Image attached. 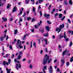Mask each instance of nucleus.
I'll return each mask as SVG.
<instances>
[{
    "mask_svg": "<svg viewBox=\"0 0 73 73\" xmlns=\"http://www.w3.org/2000/svg\"><path fill=\"white\" fill-rule=\"evenodd\" d=\"M64 4L66 5H67L68 4V3H67V1H65L64 2Z\"/></svg>",
    "mask_w": 73,
    "mask_h": 73,
    "instance_id": "obj_21",
    "label": "nucleus"
},
{
    "mask_svg": "<svg viewBox=\"0 0 73 73\" xmlns=\"http://www.w3.org/2000/svg\"><path fill=\"white\" fill-rule=\"evenodd\" d=\"M60 69H59V68H58L57 69V72H60Z\"/></svg>",
    "mask_w": 73,
    "mask_h": 73,
    "instance_id": "obj_63",
    "label": "nucleus"
},
{
    "mask_svg": "<svg viewBox=\"0 0 73 73\" xmlns=\"http://www.w3.org/2000/svg\"><path fill=\"white\" fill-rule=\"evenodd\" d=\"M21 65L20 64L19 65V68H21Z\"/></svg>",
    "mask_w": 73,
    "mask_h": 73,
    "instance_id": "obj_53",
    "label": "nucleus"
},
{
    "mask_svg": "<svg viewBox=\"0 0 73 73\" xmlns=\"http://www.w3.org/2000/svg\"><path fill=\"white\" fill-rule=\"evenodd\" d=\"M26 37V34H25V35H24V37H23V40H24Z\"/></svg>",
    "mask_w": 73,
    "mask_h": 73,
    "instance_id": "obj_29",
    "label": "nucleus"
},
{
    "mask_svg": "<svg viewBox=\"0 0 73 73\" xmlns=\"http://www.w3.org/2000/svg\"><path fill=\"white\" fill-rule=\"evenodd\" d=\"M8 62H9V64H10V63H11V59H9L8 60Z\"/></svg>",
    "mask_w": 73,
    "mask_h": 73,
    "instance_id": "obj_43",
    "label": "nucleus"
},
{
    "mask_svg": "<svg viewBox=\"0 0 73 73\" xmlns=\"http://www.w3.org/2000/svg\"><path fill=\"white\" fill-rule=\"evenodd\" d=\"M34 1H35V0H31V1L32 2V4L33 5L34 4Z\"/></svg>",
    "mask_w": 73,
    "mask_h": 73,
    "instance_id": "obj_45",
    "label": "nucleus"
},
{
    "mask_svg": "<svg viewBox=\"0 0 73 73\" xmlns=\"http://www.w3.org/2000/svg\"><path fill=\"white\" fill-rule=\"evenodd\" d=\"M73 61V56H72L70 59V62H72Z\"/></svg>",
    "mask_w": 73,
    "mask_h": 73,
    "instance_id": "obj_32",
    "label": "nucleus"
},
{
    "mask_svg": "<svg viewBox=\"0 0 73 73\" xmlns=\"http://www.w3.org/2000/svg\"><path fill=\"white\" fill-rule=\"evenodd\" d=\"M32 41H33V40H32L31 41V43L30 46H31V48H32Z\"/></svg>",
    "mask_w": 73,
    "mask_h": 73,
    "instance_id": "obj_34",
    "label": "nucleus"
},
{
    "mask_svg": "<svg viewBox=\"0 0 73 73\" xmlns=\"http://www.w3.org/2000/svg\"><path fill=\"white\" fill-rule=\"evenodd\" d=\"M44 17H46V19H48V18L49 17V16H50V14H45L44 15Z\"/></svg>",
    "mask_w": 73,
    "mask_h": 73,
    "instance_id": "obj_7",
    "label": "nucleus"
},
{
    "mask_svg": "<svg viewBox=\"0 0 73 73\" xmlns=\"http://www.w3.org/2000/svg\"><path fill=\"white\" fill-rule=\"evenodd\" d=\"M39 14H40V17H42V11H40Z\"/></svg>",
    "mask_w": 73,
    "mask_h": 73,
    "instance_id": "obj_30",
    "label": "nucleus"
},
{
    "mask_svg": "<svg viewBox=\"0 0 73 73\" xmlns=\"http://www.w3.org/2000/svg\"><path fill=\"white\" fill-rule=\"evenodd\" d=\"M29 68L31 69H32V68H33V67L32 66V64H30V66H29Z\"/></svg>",
    "mask_w": 73,
    "mask_h": 73,
    "instance_id": "obj_42",
    "label": "nucleus"
},
{
    "mask_svg": "<svg viewBox=\"0 0 73 73\" xmlns=\"http://www.w3.org/2000/svg\"><path fill=\"white\" fill-rule=\"evenodd\" d=\"M66 65L67 66H68L69 65V62H67L66 64Z\"/></svg>",
    "mask_w": 73,
    "mask_h": 73,
    "instance_id": "obj_46",
    "label": "nucleus"
},
{
    "mask_svg": "<svg viewBox=\"0 0 73 73\" xmlns=\"http://www.w3.org/2000/svg\"><path fill=\"white\" fill-rule=\"evenodd\" d=\"M20 13H19V15H21V14H22V13H23V12H22V11L20 10Z\"/></svg>",
    "mask_w": 73,
    "mask_h": 73,
    "instance_id": "obj_35",
    "label": "nucleus"
},
{
    "mask_svg": "<svg viewBox=\"0 0 73 73\" xmlns=\"http://www.w3.org/2000/svg\"><path fill=\"white\" fill-rule=\"evenodd\" d=\"M41 25V24L40 23H38V27H40V25Z\"/></svg>",
    "mask_w": 73,
    "mask_h": 73,
    "instance_id": "obj_61",
    "label": "nucleus"
},
{
    "mask_svg": "<svg viewBox=\"0 0 73 73\" xmlns=\"http://www.w3.org/2000/svg\"><path fill=\"white\" fill-rule=\"evenodd\" d=\"M8 38V35H7L6 36V40H7Z\"/></svg>",
    "mask_w": 73,
    "mask_h": 73,
    "instance_id": "obj_59",
    "label": "nucleus"
},
{
    "mask_svg": "<svg viewBox=\"0 0 73 73\" xmlns=\"http://www.w3.org/2000/svg\"><path fill=\"white\" fill-rule=\"evenodd\" d=\"M72 45H73V43L71 42H70V46H72Z\"/></svg>",
    "mask_w": 73,
    "mask_h": 73,
    "instance_id": "obj_49",
    "label": "nucleus"
},
{
    "mask_svg": "<svg viewBox=\"0 0 73 73\" xmlns=\"http://www.w3.org/2000/svg\"><path fill=\"white\" fill-rule=\"evenodd\" d=\"M31 31L32 32V33H33V32H34L35 31V29H31Z\"/></svg>",
    "mask_w": 73,
    "mask_h": 73,
    "instance_id": "obj_56",
    "label": "nucleus"
},
{
    "mask_svg": "<svg viewBox=\"0 0 73 73\" xmlns=\"http://www.w3.org/2000/svg\"><path fill=\"white\" fill-rule=\"evenodd\" d=\"M14 61L15 62H17L18 64L20 63V61H17V60H16V59H14Z\"/></svg>",
    "mask_w": 73,
    "mask_h": 73,
    "instance_id": "obj_25",
    "label": "nucleus"
},
{
    "mask_svg": "<svg viewBox=\"0 0 73 73\" xmlns=\"http://www.w3.org/2000/svg\"><path fill=\"white\" fill-rule=\"evenodd\" d=\"M1 41H3L4 40V36H2L0 37Z\"/></svg>",
    "mask_w": 73,
    "mask_h": 73,
    "instance_id": "obj_12",
    "label": "nucleus"
},
{
    "mask_svg": "<svg viewBox=\"0 0 73 73\" xmlns=\"http://www.w3.org/2000/svg\"><path fill=\"white\" fill-rule=\"evenodd\" d=\"M14 33L15 35H16L17 34V33H18V31H17V29H16L14 30Z\"/></svg>",
    "mask_w": 73,
    "mask_h": 73,
    "instance_id": "obj_11",
    "label": "nucleus"
},
{
    "mask_svg": "<svg viewBox=\"0 0 73 73\" xmlns=\"http://www.w3.org/2000/svg\"><path fill=\"white\" fill-rule=\"evenodd\" d=\"M42 53H43V51L42 50H41L40 51V53L41 54H42Z\"/></svg>",
    "mask_w": 73,
    "mask_h": 73,
    "instance_id": "obj_48",
    "label": "nucleus"
},
{
    "mask_svg": "<svg viewBox=\"0 0 73 73\" xmlns=\"http://www.w3.org/2000/svg\"><path fill=\"white\" fill-rule=\"evenodd\" d=\"M21 41L19 39H18L17 43L16 44V48H17V49H18L19 48V49H22L23 48V46H21L22 44H21Z\"/></svg>",
    "mask_w": 73,
    "mask_h": 73,
    "instance_id": "obj_1",
    "label": "nucleus"
},
{
    "mask_svg": "<svg viewBox=\"0 0 73 73\" xmlns=\"http://www.w3.org/2000/svg\"><path fill=\"white\" fill-rule=\"evenodd\" d=\"M9 48L10 49H13L12 48V46L11 45L9 46Z\"/></svg>",
    "mask_w": 73,
    "mask_h": 73,
    "instance_id": "obj_44",
    "label": "nucleus"
},
{
    "mask_svg": "<svg viewBox=\"0 0 73 73\" xmlns=\"http://www.w3.org/2000/svg\"><path fill=\"white\" fill-rule=\"evenodd\" d=\"M67 21H68V23H69L70 24L71 22H70V19H68L67 20Z\"/></svg>",
    "mask_w": 73,
    "mask_h": 73,
    "instance_id": "obj_40",
    "label": "nucleus"
},
{
    "mask_svg": "<svg viewBox=\"0 0 73 73\" xmlns=\"http://www.w3.org/2000/svg\"><path fill=\"white\" fill-rule=\"evenodd\" d=\"M11 69H9L8 70V68H6V70L7 71V73H10L11 72Z\"/></svg>",
    "mask_w": 73,
    "mask_h": 73,
    "instance_id": "obj_14",
    "label": "nucleus"
},
{
    "mask_svg": "<svg viewBox=\"0 0 73 73\" xmlns=\"http://www.w3.org/2000/svg\"><path fill=\"white\" fill-rule=\"evenodd\" d=\"M44 41L45 42V45H48V39L47 38H45L43 39Z\"/></svg>",
    "mask_w": 73,
    "mask_h": 73,
    "instance_id": "obj_9",
    "label": "nucleus"
},
{
    "mask_svg": "<svg viewBox=\"0 0 73 73\" xmlns=\"http://www.w3.org/2000/svg\"><path fill=\"white\" fill-rule=\"evenodd\" d=\"M44 36H45V37H48V33H47L45 34H44L43 35Z\"/></svg>",
    "mask_w": 73,
    "mask_h": 73,
    "instance_id": "obj_18",
    "label": "nucleus"
},
{
    "mask_svg": "<svg viewBox=\"0 0 73 73\" xmlns=\"http://www.w3.org/2000/svg\"><path fill=\"white\" fill-rule=\"evenodd\" d=\"M38 1L40 4L41 3V2H42V0H39Z\"/></svg>",
    "mask_w": 73,
    "mask_h": 73,
    "instance_id": "obj_50",
    "label": "nucleus"
},
{
    "mask_svg": "<svg viewBox=\"0 0 73 73\" xmlns=\"http://www.w3.org/2000/svg\"><path fill=\"white\" fill-rule=\"evenodd\" d=\"M29 2V0H26V4H28Z\"/></svg>",
    "mask_w": 73,
    "mask_h": 73,
    "instance_id": "obj_33",
    "label": "nucleus"
},
{
    "mask_svg": "<svg viewBox=\"0 0 73 73\" xmlns=\"http://www.w3.org/2000/svg\"><path fill=\"white\" fill-rule=\"evenodd\" d=\"M49 56H48V55L47 54H46V55L45 56L44 58V59H45V60H47V61H48V64H50V63L52 61V58L49 59Z\"/></svg>",
    "mask_w": 73,
    "mask_h": 73,
    "instance_id": "obj_3",
    "label": "nucleus"
},
{
    "mask_svg": "<svg viewBox=\"0 0 73 73\" xmlns=\"http://www.w3.org/2000/svg\"><path fill=\"white\" fill-rule=\"evenodd\" d=\"M46 68H47V66H44V68L43 69V72L44 73H46L45 70H46Z\"/></svg>",
    "mask_w": 73,
    "mask_h": 73,
    "instance_id": "obj_8",
    "label": "nucleus"
},
{
    "mask_svg": "<svg viewBox=\"0 0 73 73\" xmlns=\"http://www.w3.org/2000/svg\"><path fill=\"white\" fill-rule=\"evenodd\" d=\"M6 62L3 61V64L4 65H6Z\"/></svg>",
    "mask_w": 73,
    "mask_h": 73,
    "instance_id": "obj_47",
    "label": "nucleus"
},
{
    "mask_svg": "<svg viewBox=\"0 0 73 73\" xmlns=\"http://www.w3.org/2000/svg\"><path fill=\"white\" fill-rule=\"evenodd\" d=\"M67 37V36H66V33H65V32H64V38L65 39L66 41H69V39L68 38H66Z\"/></svg>",
    "mask_w": 73,
    "mask_h": 73,
    "instance_id": "obj_4",
    "label": "nucleus"
},
{
    "mask_svg": "<svg viewBox=\"0 0 73 73\" xmlns=\"http://www.w3.org/2000/svg\"><path fill=\"white\" fill-rule=\"evenodd\" d=\"M69 3L71 5H72V0H69Z\"/></svg>",
    "mask_w": 73,
    "mask_h": 73,
    "instance_id": "obj_28",
    "label": "nucleus"
},
{
    "mask_svg": "<svg viewBox=\"0 0 73 73\" xmlns=\"http://www.w3.org/2000/svg\"><path fill=\"white\" fill-rule=\"evenodd\" d=\"M36 11V9H35V8L34 7H33V12H35V11Z\"/></svg>",
    "mask_w": 73,
    "mask_h": 73,
    "instance_id": "obj_22",
    "label": "nucleus"
},
{
    "mask_svg": "<svg viewBox=\"0 0 73 73\" xmlns=\"http://www.w3.org/2000/svg\"><path fill=\"white\" fill-rule=\"evenodd\" d=\"M36 42H33V46H34V47H35V48H36Z\"/></svg>",
    "mask_w": 73,
    "mask_h": 73,
    "instance_id": "obj_20",
    "label": "nucleus"
},
{
    "mask_svg": "<svg viewBox=\"0 0 73 73\" xmlns=\"http://www.w3.org/2000/svg\"><path fill=\"white\" fill-rule=\"evenodd\" d=\"M64 37V35H63L62 36H60V38H61Z\"/></svg>",
    "mask_w": 73,
    "mask_h": 73,
    "instance_id": "obj_62",
    "label": "nucleus"
},
{
    "mask_svg": "<svg viewBox=\"0 0 73 73\" xmlns=\"http://www.w3.org/2000/svg\"><path fill=\"white\" fill-rule=\"evenodd\" d=\"M62 14H60L59 15V18H61L62 17Z\"/></svg>",
    "mask_w": 73,
    "mask_h": 73,
    "instance_id": "obj_31",
    "label": "nucleus"
},
{
    "mask_svg": "<svg viewBox=\"0 0 73 73\" xmlns=\"http://www.w3.org/2000/svg\"><path fill=\"white\" fill-rule=\"evenodd\" d=\"M48 69H49V71L50 73H53V70L52 69V66H49V68H48Z\"/></svg>",
    "mask_w": 73,
    "mask_h": 73,
    "instance_id": "obj_5",
    "label": "nucleus"
},
{
    "mask_svg": "<svg viewBox=\"0 0 73 73\" xmlns=\"http://www.w3.org/2000/svg\"><path fill=\"white\" fill-rule=\"evenodd\" d=\"M35 28H36V29H37V25H35L34 26Z\"/></svg>",
    "mask_w": 73,
    "mask_h": 73,
    "instance_id": "obj_51",
    "label": "nucleus"
},
{
    "mask_svg": "<svg viewBox=\"0 0 73 73\" xmlns=\"http://www.w3.org/2000/svg\"><path fill=\"white\" fill-rule=\"evenodd\" d=\"M21 58V56H20V55H19L18 56V58H17V60H20Z\"/></svg>",
    "mask_w": 73,
    "mask_h": 73,
    "instance_id": "obj_26",
    "label": "nucleus"
},
{
    "mask_svg": "<svg viewBox=\"0 0 73 73\" xmlns=\"http://www.w3.org/2000/svg\"><path fill=\"white\" fill-rule=\"evenodd\" d=\"M8 6H7V9H9V8H10V7H11V5H9V4H7Z\"/></svg>",
    "mask_w": 73,
    "mask_h": 73,
    "instance_id": "obj_16",
    "label": "nucleus"
},
{
    "mask_svg": "<svg viewBox=\"0 0 73 73\" xmlns=\"http://www.w3.org/2000/svg\"><path fill=\"white\" fill-rule=\"evenodd\" d=\"M46 31H47L49 32V27L48 26H46Z\"/></svg>",
    "mask_w": 73,
    "mask_h": 73,
    "instance_id": "obj_13",
    "label": "nucleus"
},
{
    "mask_svg": "<svg viewBox=\"0 0 73 73\" xmlns=\"http://www.w3.org/2000/svg\"><path fill=\"white\" fill-rule=\"evenodd\" d=\"M64 24H62V25H61L59 26V28H56V29L55 30V31H59L58 32V33H60V32L61 31V29H62V28H64Z\"/></svg>",
    "mask_w": 73,
    "mask_h": 73,
    "instance_id": "obj_2",
    "label": "nucleus"
},
{
    "mask_svg": "<svg viewBox=\"0 0 73 73\" xmlns=\"http://www.w3.org/2000/svg\"><path fill=\"white\" fill-rule=\"evenodd\" d=\"M35 21V18H33L32 20V22H33V21Z\"/></svg>",
    "mask_w": 73,
    "mask_h": 73,
    "instance_id": "obj_55",
    "label": "nucleus"
},
{
    "mask_svg": "<svg viewBox=\"0 0 73 73\" xmlns=\"http://www.w3.org/2000/svg\"><path fill=\"white\" fill-rule=\"evenodd\" d=\"M2 19L3 20V21H4L5 22H6L7 21V18H5L4 17H2Z\"/></svg>",
    "mask_w": 73,
    "mask_h": 73,
    "instance_id": "obj_15",
    "label": "nucleus"
},
{
    "mask_svg": "<svg viewBox=\"0 0 73 73\" xmlns=\"http://www.w3.org/2000/svg\"><path fill=\"white\" fill-rule=\"evenodd\" d=\"M18 64H16V68L17 70H19V67H18Z\"/></svg>",
    "mask_w": 73,
    "mask_h": 73,
    "instance_id": "obj_19",
    "label": "nucleus"
},
{
    "mask_svg": "<svg viewBox=\"0 0 73 73\" xmlns=\"http://www.w3.org/2000/svg\"><path fill=\"white\" fill-rule=\"evenodd\" d=\"M68 32L69 33H71L72 34V35H73V31H71V30H69Z\"/></svg>",
    "mask_w": 73,
    "mask_h": 73,
    "instance_id": "obj_23",
    "label": "nucleus"
},
{
    "mask_svg": "<svg viewBox=\"0 0 73 73\" xmlns=\"http://www.w3.org/2000/svg\"><path fill=\"white\" fill-rule=\"evenodd\" d=\"M50 7H51V5H49V7H48L49 10H50Z\"/></svg>",
    "mask_w": 73,
    "mask_h": 73,
    "instance_id": "obj_60",
    "label": "nucleus"
},
{
    "mask_svg": "<svg viewBox=\"0 0 73 73\" xmlns=\"http://www.w3.org/2000/svg\"><path fill=\"white\" fill-rule=\"evenodd\" d=\"M45 50L46 52H47V53H48V50H47V48H46L45 49Z\"/></svg>",
    "mask_w": 73,
    "mask_h": 73,
    "instance_id": "obj_58",
    "label": "nucleus"
},
{
    "mask_svg": "<svg viewBox=\"0 0 73 73\" xmlns=\"http://www.w3.org/2000/svg\"><path fill=\"white\" fill-rule=\"evenodd\" d=\"M41 7H40V5H39L38 6V12H39V10H40V9H41Z\"/></svg>",
    "mask_w": 73,
    "mask_h": 73,
    "instance_id": "obj_24",
    "label": "nucleus"
},
{
    "mask_svg": "<svg viewBox=\"0 0 73 73\" xmlns=\"http://www.w3.org/2000/svg\"><path fill=\"white\" fill-rule=\"evenodd\" d=\"M22 54V51H21L19 52V55L20 56Z\"/></svg>",
    "mask_w": 73,
    "mask_h": 73,
    "instance_id": "obj_54",
    "label": "nucleus"
},
{
    "mask_svg": "<svg viewBox=\"0 0 73 73\" xmlns=\"http://www.w3.org/2000/svg\"><path fill=\"white\" fill-rule=\"evenodd\" d=\"M31 20V18L30 17H29L28 18H27V20L28 21H29V20Z\"/></svg>",
    "mask_w": 73,
    "mask_h": 73,
    "instance_id": "obj_41",
    "label": "nucleus"
},
{
    "mask_svg": "<svg viewBox=\"0 0 73 73\" xmlns=\"http://www.w3.org/2000/svg\"><path fill=\"white\" fill-rule=\"evenodd\" d=\"M14 56H15V55L13 54H12V56H11V58H14Z\"/></svg>",
    "mask_w": 73,
    "mask_h": 73,
    "instance_id": "obj_57",
    "label": "nucleus"
},
{
    "mask_svg": "<svg viewBox=\"0 0 73 73\" xmlns=\"http://www.w3.org/2000/svg\"><path fill=\"white\" fill-rule=\"evenodd\" d=\"M17 11V7L16 6H15L14 7V9H13L12 13L14 12H16Z\"/></svg>",
    "mask_w": 73,
    "mask_h": 73,
    "instance_id": "obj_10",
    "label": "nucleus"
},
{
    "mask_svg": "<svg viewBox=\"0 0 73 73\" xmlns=\"http://www.w3.org/2000/svg\"><path fill=\"white\" fill-rule=\"evenodd\" d=\"M66 51L65 50L63 52V53H62V54L63 55V56H64L65 55V54L66 53Z\"/></svg>",
    "mask_w": 73,
    "mask_h": 73,
    "instance_id": "obj_17",
    "label": "nucleus"
},
{
    "mask_svg": "<svg viewBox=\"0 0 73 73\" xmlns=\"http://www.w3.org/2000/svg\"><path fill=\"white\" fill-rule=\"evenodd\" d=\"M19 21H21V22L23 21V19L22 18L20 17L19 18Z\"/></svg>",
    "mask_w": 73,
    "mask_h": 73,
    "instance_id": "obj_39",
    "label": "nucleus"
},
{
    "mask_svg": "<svg viewBox=\"0 0 73 73\" xmlns=\"http://www.w3.org/2000/svg\"><path fill=\"white\" fill-rule=\"evenodd\" d=\"M65 16H64V17H63L61 19L62 21H63V20H64L65 19Z\"/></svg>",
    "mask_w": 73,
    "mask_h": 73,
    "instance_id": "obj_37",
    "label": "nucleus"
},
{
    "mask_svg": "<svg viewBox=\"0 0 73 73\" xmlns=\"http://www.w3.org/2000/svg\"><path fill=\"white\" fill-rule=\"evenodd\" d=\"M44 29H42V31H41V32H42V33H44Z\"/></svg>",
    "mask_w": 73,
    "mask_h": 73,
    "instance_id": "obj_64",
    "label": "nucleus"
},
{
    "mask_svg": "<svg viewBox=\"0 0 73 73\" xmlns=\"http://www.w3.org/2000/svg\"><path fill=\"white\" fill-rule=\"evenodd\" d=\"M47 23L48 24H49L50 25L51 24V23L48 20H47Z\"/></svg>",
    "mask_w": 73,
    "mask_h": 73,
    "instance_id": "obj_38",
    "label": "nucleus"
},
{
    "mask_svg": "<svg viewBox=\"0 0 73 73\" xmlns=\"http://www.w3.org/2000/svg\"><path fill=\"white\" fill-rule=\"evenodd\" d=\"M61 61L62 62V64H63L65 63V60H64L62 59L61 60Z\"/></svg>",
    "mask_w": 73,
    "mask_h": 73,
    "instance_id": "obj_27",
    "label": "nucleus"
},
{
    "mask_svg": "<svg viewBox=\"0 0 73 73\" xmlns=\"http://www.w3.org/2000/svg\"><path fill=\"white\" fill-rule=\"evenodd\" d=\"M47 62H48V60H46L45 59H43L42 64H43V65H45V64L46 63H47Z\"/></svg>",
    "mask_w": 73,
    "mask_h": 73,
    "instance_id": "obj_6",
    "label": "nucleus"
},
{
    "mask_svg": "<svg viewBox=\"0 0 73 73\" xmlns=\"http://www.w3.org/2000/svg\"><path fill=\"white\" fill-rule=\"evenodd\" d=\"M8 56H10L9 54H6V58H7V57H8Z\"/></svg>",
    "mask_w": 73,
    "mask_h": 73,
    "instance_id": "obj_52",
    "label": "nucleus"
},
{
    "mask_svg": "<svg viewBox=\"0 0 73 73\" xmlns=\"http://www.w3.org/2000/svg\"><path fill=\"white\" fill-rule=\"evenodd\" d=\"M58 13H56L55 15H54V17H55L56 18V16H58Z\"/></svg>",
    "mask_w": 73,
    "mask_h": 73,
    "instance_id": "obj_36",
    "label": "nucleus"
}]
</instances>
